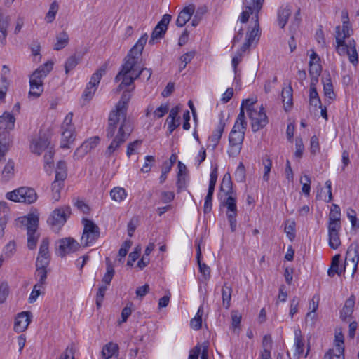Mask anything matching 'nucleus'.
<instances>
[{"mask_svg": "<svg viewBox=\"0 0 359 359\" xmlns=\"http://www.w3.org/2000/svg\"><path fill=\"white\" fill-rule=\"evenodd\" d=\"M130 98V91H124L115 108L109 113L107 137L114 138L105 151V155L108 157L119 149L133 131L132 126L127 119L128 104Z\"/></svg>", "mask_w": 359, "mask_h": 359, "instance_id": "obj_1", "label": "nucleus"}, {"mask_svg": "<svg viewBox=\"0 0 359 359\" xmlns=\"http://www.w3.org/2000/svg\"><path fill=\"white\" fill-rule=\"evenodd\" d=\"M147 39V34H143L133 46L125 58V62L122 66V69L115 78L116 81H121L118 86L119 90H123L124 88L133 85L134 81L139 77L137 74L138 64Z\"/></svg>", "mask_w": 359, "mask_h": 359, "instance_id": "obj_2", "label": "nucleus"}, {"mask_svg": "<svg viewBox=\"0 0 359 359\" xmlns=\"http://www.w3.org/2000/svg\"><path fill=\"white\" fill-rule=\"evenodd\" d=\"M264 0H243V11H242L238 20L241 23L245 24L248 21L250 15L252 18L250 27L246 34V41L241 47L242 52H245L252 45L256 43L261 34L259 25V13L262 9Z\"/></svg>", "mask_w": 359, "mask_h": 359, "instance_id": "obj_3", "label": "nucleus"}, {"mask_svg": "<svg viewBox=\"0 0 359 359\" xmlns=\"http://www.w3.org/2000/svg\"><path fill=\"white\" fill-rule=\"evenodd\" d=\"M247 127V122L243 112L239 113L233 127L229 134V149L228 153L229 156H237L242 148V144L244 140L245 132Z\"/></svg>", "mask_w": 359, "mask_h": 359, "instance_id": "obj_4", "label": "nucleus"}, {"mask_svg": "<svg viewBox=\"0 0 359 359\" xmlns=\"http://www.w3.org/2000/svg\"><path fill=\"white\" fill-rule=\"evenodd\" d=\"M6 198L10 201L31 204L37 199V194L32 188L22 187L6 194Z\"/></svg>", "mask_w": 359, "mask_h": 359, "instance_id": "obj_5", "label": "nucleus"}, {"mask_svg": "<svg viewBox=\"0 0 359 359\" xmlns=\"http://www.w3.org/2000/svg\"><path fill=\"white\" fill-rule=\"evenodd\" d=\"M73 113H68L63 123L61 126V142L60 147L63 149L69 148V144H72L75 138V128L72 124Z\"/></svg>", "mask_w": 359, "mask_h": 359, "instance_id": "obj_6", "label": "nucleus"}, {"mask_svg": "<svg viewBox=\"0 0 359 359\" xmlns=\"http://www.w3.org/2000/svg\"><path fill=\"white\" fill-rule=\"evenodd\" d=\"M71 215V208L69 206H62L56 208L53 211L47 220L48 224L51 226L53 231H56L65 224L67 218Z\"/></svg>", "mask_w": 359, "mask_h": 359, "instance_id": "obj_7", "label": "nucleus"}, {"mask_svg": "<svg viewBox=\"0 0 359 359\" xmlns=\"http://www.w3.org/2000/svg\"><path fill=\"white\" fill-rule=\"evenodd\" d=\"M50 144V135L46 131L40 130L31 141L30 150L36 155H41L46 149H49Z\"/></svg>", "mask_w": 359, "mask_h": 359, "instance_id": "obj_8", "label": "nucleus"}, {"mask_svg": "<svg viewBox=\"0 0 359 359\" xmlns=\"http://www.w3.org/2000/svg\"><path fill=\"white\" fill-rule=\"evenodd\" d=\"M83 224L84 228L81 237V243L86 246H88L99 238L100 229L95 223L88 219H83Z\"/></svg>", "mask_w": 359, "mask_h": 359, "instance_id": "obj_9", "label": "nucleus"}, {"mask_svg": "<svg viewBox=\"0 0 359 359\" xmlns=\"http://www.w3.org/2000/svg\"><path fill=\"white\" fill-rule=\"evenodd\" d=\"M248 116L250 121L252 130L254 133L265 127L269 122L265 109L262 105L256 109L255 111H252Z\"/></svg>", "mask_w": 359, "mask_h": 359, "instance_id": "obj_10", "label": "nucleus"}, {"mask_svg": "<svg viewBox=\"0 0 359 359\" xmlns=\"http://www.w3.org/2000/svg\"><path fill=\"white\" fill-rule=\"evenodd\" d=\"M359 262V245L358 243H351L347 250L344 266V271L350 269L352 271V276L357 271Z\"/></svg>", "mask_w": 359, "mask_h": 359, "instance_id": "obj_11", "label": "nucleus"}, {"mask_svg": "<svg viewBox=\"0 0 359 359\" xmlns=\"http://www.w3.org/2000/svg\"><path fill=\"white\" fill-rule=\"evenodd\" d=\"M26 220V226L27 230V246L30 250L36 248L39 236L36 234L39 225V217L35 215H29Z\"/></svg>", "mask_w": 359, "mask_h": 359, "instance_id": "obj_12", "label": "nucleus"}, {"mask_svg": "<svg viewBox=\"0 0 359 359\" xmlns=\"http://www.w3.org/2000/svg\"><path fill=\"white\" fill-rule=\"evenodd\" d=\"M343 25L342 27L337 26L336 27V42L339 46L344 45V41L352 34V29L348 22L347 13H343Z\"/></svg>", "mask_w": 359, "mask_h": 359, "instance_id": "obj_13", "label": "nucleus"}, {"mask_svg": "<svg viewBox=\"0 0 359 359\" xmlns=\"http://www.w3.org/2000/svg\"><path fill=\"white\" fill-rule=\"evenodd\" d=\"M309 57V73L311 76V82L318 83V76H320L322 71L320 59L314 51H312Z\"/></svg>", "mask_w": 359, "mask_h": 359, "instance_id": "obj_14", "label": "nucleus"}, {"mask_svg": "<svg viewBox=\"0 0 359 359\" xmlns=\"http://www.w3.org/2000/svg\"><path fill=\"white\" fill-rule=\"evenodd\" d=\"M171 20V15L165 14L161 20L158 22L152 32L149 43H154L155 40L161 39L166 32L168 25Z\"/></svg>", "mask_w": 359, "mask_h": 359, "instance_id": "obj_15", "label": "nucleus"}, {"mask_svg": "<svg viewBox=\"0 0 359 359\" xmlns=\"http://www.w3.org/2000/svg\"><path fill=\"white\" fill-rule=\"evenodd\" d=\"M79 248L78 243L71 238H65L57 242V253L60 257L75 252Z\"/></svg>", "mask_w": 359, "mask_h": 359, "instance_id": "obj_16", "label": "nucleus"}, {"mask_svg": "<svg viewBox=\"0 0 359 359\" xmlns=\"http://www.w3.org/2000/svg\"><path fill=\"white\" fill-rule=\"evenodd\" d=\"M53 62L50 60L38 67L30 76L31 79L43 83V79L52 71Z\"/></svg>", "mask_w": 359, "mask_h": 359, "instance_id": "obj_17", "label": "nucleus"}, {"mask_svg": "<svg viewBox=\"0 0 359 359\" xmlns=\"http://www.w3.org/2000/svg\"><path fill=\"white\" fill-rule=\"evenodd\" d=\"M49 241L47 238L43 239L40 248L38 257L36 258V264L37 265H49L50 257L48 251Z\"/></svg>", "mask_w": 359, "mask_h": 359, "instance_id": "obj_18", "label": "nucleus"}, {"mask_svg": "<svg viewBox=\"0 0 359 359\" xmlns=\"http://www.w3.org/2000/svg\"><path fill=\"white\" fill-rule=\"evenodd\" d=\"M31 312L22 311L15 318L14 329L18 332L26 330L31 322Z\"/></svg>", "mask_w": 359, "mask_h": 359, "instance_id": "obj_19", "label": "nucleus"}, {"mask_svg": "<svg viewBox=\"0 0 359 359\" xmlns=\"http://www.w3.org/2000/svg\"><path fill=\"white\" fill-rule=\"evenodd\" d=\"M195 6L194 4H189L184 7L179 13L176 25L180 27H182L186 23L191 19V16L194 13Z\"/></svg>", "mask_w": 359, "mask_h": 359, "instance_id": "obj_20", "label": "nucleus"}, {"mask_svg": "<svg viewBox=\"0 0 359 359\" xmlns=\"http://www.w3.org/2000/svg\"><path fill=\"white\" fill-rule=\"evenodd\" d=\"M15 118L10 112H4L0 116V131L9 132L15 127Z\"/></svg>", "mask_w": 359, "mask_h": 359, "instance_id": "obj_21", "label": "nucleus"}, {"mask_svg": "<svg viewBox=\"0 0 359 359\" xmlns=\"http://www.w3.org/2000/svg\"><path fill=\"white\" fill-rule=\"evenodd\" d=\"M224 128L225 123L222 119H220L217 126V128L208 140L209 146L212 147V149H215L217 146L224 132Z\"/></svg>", "mask_w": 359, "mask_h": 359, "instance_id": "obj_22", "label": "nucleus"}, {"mask_svg": "<svg viewBox=\"0 0 359 359\" xmlns=\"http://www.w3.org/2000/svg\"><path fill=\"white\" fill-rule=\"evenodd\" d=\"M335 349H332L335 359H344V335L341 332L335 334Z\"/></svg>", "mask_w": 359, "mask_h": 359, "instance_id": "obj_23", "label": "nucleus"}, {"mask_svg": "<svg viewBox=\"0 0 359 359\" xmlns=\"http://www.w3.org/2000/svg\"><path fill=\"white\" fill-rule=\"evenodd\" d=\"M294 346L295 347V352L294 354V357H296L297 359H299L301 355L304 352V343L303 340V337L302 336V332L299 329H296L294 330Z\"/></svg>", "mask_w": 359, "mask_h": 359, "instance_id": "obj_24", "label": "nucleus"}, {"mask_svg": "<svg viewBox=\"0 0 359 359\" xmlns=\"http://www.w3.org/2000/svg\"><path fill=\"white\" fill-rule=\"evenodd\" d=\"M278 22L281 28H284L291 15V7L288 5L282 6L278 11Z\"/></svg>", "mask_w": 359, "mask_h": 359, "instance_id": "obj_25", "label": "nucleus"}, {"mask_svg": "<svg viewBox=\"0 0 359 359\" xmlns=\"http://www.w3.org/2000/svg\"><path fill=\"white\" fill-rule=\"evenodd\" d=\"M355 301V297L354 295L350 296V297L346 299L345 304L341 311L340 316L342 320H345L352 315L354 309Z\"/></svg>", "mask_w": 359, "mask_h": 359, "instance_id": "obj_26", "label": "nucleus"}, {"mask_svg": "<svg viewBox=\"0 0 359 359\" xmlns=\"http://www.w3.org/2000/svg\"><path fill=\"white\" fill-rule=\"evenodd\" d=\"M201 250L200 244H197V250H196V258L199 266V271L203 276V279L204 280H207L210 277V269L208 266H207L205 263H201Z\"/></svg>", "mask_w": 359, "mask_h": 359, "instance_id": "obj_27", "label": "nucleus"}, {"mask_svg": "<svg viewBox=\"0 0 359 359\" xmlns=\"http://www.w3.org/2000/svg\"><path fill=\"white\" fill-rule=\"evenodd\" d=\"M119 347L117 344L109 342L105 344L101 351V355L103 359H109L113 355L118 353Z\"/></svg>", "mask_w": 359, "mask_h": 359, "instance_id": "obj_28", "label": "nucleus"}, {"mask_svg": "<svg viewBox=\"0 0 359 359\" xmlns=\"http://www.w3.org/2000/svg\"><path fill=\"white\" fill-rule=\"evenodd\" d=\"M29 95L34 98L39 97L43 91V83L29 79Z\"/></svg>", "mask_w": 359, "mask_h": 359, "instance_id": "obj_29", "label": "nucleus"}, {"mask_svg": "<svg viewBox=\"0 0 359 359\" xmlns=\"http://www.w3.org/2000/svg\"><path fill=\"white\" fill-rule=\"evenodd\" d=\"M316 83H317L311 82L309 89V102L310 104L313 106L321 108V101L316 88Z\"/></svg>", "mask_w": 359, "mask_h": 359, "instance_id": "obj_30", "label": "nucleus"}, {"mask_svg": "<svg viewBox=\"0 0 359 359\" xmlns=\"http://www.w3.org/2000/svg\"><path fill=\"white\" fill-rule=\"evenodd\" d=\"M282 99L285 111H288L292 106V88L290 86L283 89Z\"/></svg>", "mask_w": 359, "mask_h": 359, "instance_id": "obj_31", "label": "nucleus"}, {"mask_svg": "<svg viewBox=\"0 0 359 359\" xmlns=\"http://www.w3.org/2000/svg\"><path fill=\"white\" fill-rule=\"evenodd\" d=\"M232 288L224 283L222 288V304L225 309H228L231 306Z\"/></svg>", "mask_w": 359, "mask_h": 359, "instance_id": "obj_32", "label": "nucleus"}, {"mask_svg": "<svg viewBox=\"0 0 359 359\" xmlns=\"http://www.w3.org/2000/svg\"><path fill=\"white\" fill-rule=\"evenodd\" d=\"M323 91L326 98L330 101L334 100L336 98V95L334 93L333 86L330 77L326 78L323 80Z\"/></svg>", "mask_w": 359, "mask_h": 359, "instance_id": "obj_33", "label": "nucleus"}, {"mask_svg": "<svg viewBox=\"0 0 359 359\" xmlns=\"http://www.w3.org/2000/svg\"><path fill=\"white\" fill-rule=\"evenodd\" d=\"M48 266V265H37L36 264V276L38 278L37 283L41 285H45L47 278V270L46 268Z\"/></svg>", "mask_w": 359, "mask_h": 359, "instance_id": "obj_34", "label": "nucleus"}, {"mask_svg": "<svg viewBox=\"0 0 359 359\" xmlns=\"http://www.w3.org/2000/svg\"><path fill=\"white\" fill-rule=\"evenodd\" d=\"M340 260V255H335L332 260L331 267L329 269L327 273L330 277H333L334 274L341 275L344 271V269H339V264Z\"/></svg>", "mask_w": 359, "mask_h": 359, "instance_id": "obj_35", "label": "nucleus"}, {"mask_svg": "<svg viewBox=\"0 0 359 359\" xmlns=\"http://www.w3.org/2000/svg\"><path fill=\"white\" fill-rule=\"evenodd\" d=\"M69 43V36L65 32H62L56 36V43L54 45V50H60L67 46Z\"/></svg>", "mask_w": 359, "mask_h": 359, "instance_id": "obj_36", "label": "nucleus"}, {"mask_svg": "<svg viewBox=\"0 0 359 359\" xmlns=\"http://www.w3.org/2000/svg\"><path fill=\"white\" fill-rule=\"evenodd\" d=\"M9 208L5 201H0V228L1 233L4 231V226L7 223L8 214Z\"/></svg>", "mask_w": 359, "mask_h": 359, "instance_id": "obj_37", "label": "nucleus"}, {"mask_svg": "<svg viewBox=\"0 0 359 359\" xmlns=\"http://www.w3.org/2000/svg\"><path fill=\"white\" fill-rule=\"evenodd\" d=\"M67 164L65 161H60L57 165L55 180L64 182L67 178Z\"/></svg>", "mask_w": 359, "mask_h": 359, "instance_id": "obj_38", "label": "nucleus"}, {"mask_svg": "<svg viewBox=\"0 0 359 359\" xmlns=\"http://www.w3.org/2000/svg\"><path fill=\"white\" fill-rule=\"evenodd\" d=\"M63 182L62 181L55 180L51 187V198L53 202H57L60 198V192L63 188Z\"/></svg>", "mask_w": 359, "mask_h": 359, "instance_id": "obj_39", "label": "nucleus"}, {"mask_svg": "<svg viewBox=\"0 0 359 359\" xmlns=\"http://www.w3.org/2000/svg\"><path fill=\"white\" fill-rule=\"evenodd\" d=\"M107 272L104 274L102 282L104 285L109 286L114 275V269L109 257L106 258Z\"/></svg>", "mask_w": 359, "mask_h": 359, "instance_id": "obj_40", "label": "nucleus"}, {"mask_svg": "<svg viewBox=\"0 0 359 359\" xmlns=\"http://www.w3.org/2000/svg\"><path fill=\"white\" fill-rule=\"evenodd\" d=\"M203 306H201L198 308L196 316L191 319L190 325L194 330H198L201 329L202 325V316L203 315Z\"/></svg>", "mask_w": 359, "mask_h": 359, "instance_id": "obj_41", "label": "nucleus"}, {"mask_svg": "<svg viewBox=\"0 0 359 359\" xmlns=\"http://www.w3.org/2000/svg\"><path fill=\"white\" fill-rule=\"evenodd\" d=\"M256 100L252 98L246 99L243 100L241 107H240V112H243V115L245 116V110H246L247 114H250L252 111H255L258 107H255Z\"/></svg>", "mask_w": 359, "mask_h": 359, "instance_id": "obj_42", "label": "nucleus"}, {"mask_svg": "<svg viewBox=\"0 0 359 359\" xmlns=\"http://www.w3.org/2000/svg\"><path fill=\"white\" fill-rule=\"evenodd\" d=\"M111 198L117 202H121L127 196V193L123 188L115 187L110 191Z\"/></svg>", "mask_w": 359, "mask_h": 359, "instance_id": "obj_43", "label": "nucleus"}, {"mask_svg": "<svg viewBox=\"0 0 359 359\" xmlns=\"http://www.w3.org/2000/svg\"><path fill=\"white\" fill-rule=\"evenodd\" d=\"M81 58L77 57L76 55H73L67 58L65 64V69L66 74H68L69 72L74 69L76 66L79 64Z\"/></svg>", "mask_w": 359, "mask_h": 359, "instance_id": "obj_44", "label": "nucleus"}, {"mask_svg": "<svg viewBox=\"0 0 359 359\" xmlns=\"http://www.w3.org/2000/svg\"><path fill=\"white\" fill-rule=\"evenodd\" d=\"M15 163L12 160H8L2 171V176L6 180L11 179L14 175Z\"/></svg>", "mask_w": 359, "mask_h": 359, "instance_id": "obj_45", "label": "nucleus"}, {"mask_svg": "<svg viewBox=\"0 0 359 359\" xmlns=\"http://www.w3.org/2000/svg\"><path fill=\"white\" fill-rule=\"evenodd\" d=\"M58 8H59L58 4L55 1L51 3V4L50 6L49 11L46 13V15L45 18V19L48 23H50L55 20V15L58 11Z\"/></svg>", "mask_w": 359, "mask_h": 359, "instance_id": "obj_46", "label": "nucleus"}, {"mask_svg": "<svg viewBox=\"0 0 359 359\" xmlns=\"http://www.w3.org/2000/svg\"><path fill=\"white\" fill-rule=\"evenodd\" d=\"M105 70L104 69H100L98 71H97L95 73H94L91 78L90 81L87 85L91 86L93 88H95L97 89V86L100 83V79L102 76V75L104 74Z\"/></svg>", "mask_w": 359, "mask_h": 359, "instance_id": "obj_47", "label": "nucleus"}, {"mask_svg": "<svg viewBox=\"0 0 359 359\" xmlns=\"http://www.w3.org/2000/svg\"><path fill=\"white\" fill-rule=\"evenodd\" d=\"M295 222L294 220L287 221L285 226V233L290 241H292L295 237Z\"/></svg>", "mask_w": 359, "mask_h": 359, "instance_id": "obj_48", "label": "nucleus"}, {"mask_svg": "<svg viewBox=\"0 0 359 359\" xmlns=\"http://www.w3.org/2000/svg\"><path fill=\"white\" fill-rule=\"evenodd\" d=\"M194 55H195V53L194 51H191V52H188V53L182 55L180 57V65H179V68H180V71L184 69L186 67L187 65L191 61V60L194 57Z\"/></svg>", "mask_w": 359, "mask_h": 359, "instance_id": "obj_49", "label": "nucleus"}, {"mask_svg": "<svg viewBox=\"0 0 359 359\" xmlns=\"http://www.w3.org/2000/svg\"><path fill=\"white\" fill-rule=\"evenodd\" d=\"M226 216L230 224L231 230L232 232L236 231V216H237V210H227Z\"/></svg>", "mask_w": 359, "mask_h": 359, "instance_id": "obj_50", "label": "nucleus"}, {"mask_svg": "<svg viewBox=\"0 0 359 359\" xmlns=\"http://www.w3.org/2000/svg\"><path fill=\"white\" fill-rule=\"evenodd\" d=\"M329 245L332 249H337L341 245L339 233H329Z\"/></svg>", "mask_w": 359, "mask_h": 359, "instance_id": "obj_51", "label": "nucleus"}, {"mask_svg": "<svg viewBox=\"0 0 359 359\" xmlns=\"http://www.w3.org/2000/svg\"><path fill=\"white\" fill-rule=\"evenodd\" d=\"M100 138L97 136H95L93 137H90L88 140H86L83 144H82L81 147L84 148L85 149H92L97 147V145L99 144Z\"/></svg>", "mask_w": 359, "mask_h": 359, "instance_id": "obj_52", "label": "nucleus"}, {"mask_svg": "<svg viewBox=\"0 0 359 359\" xmlns=\"http://www.w3.org/2000/svg\"><path fill=\"white\" fill-rule=\"evenodd\" d=\"M341 210L338 205L332 204V208L329 215V220H340Z\"/></svg>", "mask_w": 359, "mask_h": 359, "instance_id": "obj_53", "label": "nucleus"}, {"mask_svg": "<svg viewBox=\"0 0 359 359\" xmlns=\"http://www.w3.org/2000/svg\"><path fill=\"white\" fill-rule=\"evenodd\" d=\"M8 88V81L6 78L1 76L0 78V101L5 98Z\"/></svg>", "mask_w": 359, "mask_h": 359, "instance_id": "obj_54", "label": "nucleus"}, {"mask_svg": "<svg viewBox=\"0 0 359 359\" xmlns=\"http://www.w3.org/2000/svg\"><path fill=\"white\" fill-rule=\"evenodd\" d=\"M231 326L234 330V332L236 331V329L239 327L241 320V315L239 313L238 311H231Z\"/></svg>", "mask_w": 359, "mask_h": 359, "instance_id": "obj_55", "label": "nucleus"}, {"mask_svg": "<svg viewBox=\"0 0 359 359\" xmlns=\"http://www.w3.org/2000/svg\"><path fill=\"white\" fill-rule=\"evenodd\" d=\"M43 285H39L38 283L34 285L33 290L29 297V303H33L36 300V299L41 294V289L43 288Z\"/></svg>", "mask_w": 359, "mask_h": 359, "instance_id": "obj_56", "label": "nucleus"}, {"mask_svg": "<svg viewBox=\"0 0 359 359\" xmlns=\"http://www.w3.org/2000/svg\"><path fill=\"white\" fill-rule=\"evenodd\" d=\"M107 288H108L107 285H102L98 289V291H97V295H96V305L98 308L100 307L102 305V301H103V299L104 297V294H105V292L107 290Z\"/></svg>", "mask_w": 359, "mask_h": 359, "instance_id": "obj_57", "label": "nucleus"}, {"mask_svg": "<svg viewBox=\"0 0 359 359\" xmlns=\"http://www.w3.org/2000/svg\"><path fill=\"white\" fill-rule=\"evenodd\" d=\"M8 21H0V43L3 45L6 43L7 36Z\"/></svg>", "mask_w": 359, "mask_h": 359, "instance_id": "obj_58", "label": "nucleus"}, {"mask_svg": "<svg viewBox=\"0 0 359 359\" xmlns=\"http://www.w3.org/2000/svg\"><path fill=\"white\" fill-rule=\"evenodd\" d=\"M263 164L264 166L263 180L267 182L269 180V172L272 166V162L269 158H266V159L263 160Z\"/></svg>", "mask_w": 359, "mask_h": 359, "instance_id": "obj_59", "label": "nucleus"}, {"mask_svg": "<svg viewBox=\"0 0 359 359\" xmlns=\"http://www.w3.org/2000/svg\"><path fill=\"white\" fill-rule=\"evenodd\" d=\"M96 88L91 86L87 85L82 95V99L87 102H89L93 97Z\"/></svg>", "mask_w": 359, "mask_h": 359, "instance_id": "obj_60", "label": "nucleus"}, {"mask_svg": "<svg viewBox=\"0 0 359 359\" xmlns=\"http://www.w3.org/2000/svg\"><path fill=\"white\" fill-rule=\"evenodd\" d=\"M4 255L6 258L11 257L15 252V243L10 241L4 248Z\"/></svg>", "mask_w": 359, "mask_h": 359, "instance_id": "obj_61", "label": "nucleus"}, {"mask_svg": "<svg viewBox=\"0 0 359 359\" xmlns=\"http://www.w3.org/2000/svg\"><path fill=\"white\" fill-rule=\"evenodd\" d=\"M172 168V163H168V162H165L163 165L161 175L159 177V182L161 184L165 182L167 179V175L170 171Z\"/></svg>", "mask_w": 359, "mask_h": 359, "instance_id": "obj_62", "label": "nucleus"}, {"mask_svg": "<svg viewBox=\"0 0 359 359\" xmlns=\"http://www.w3.org/2000/svg\"><path fill=\"white\" fill-rule=\"evenodd\" d=\"M340 229H341L340 220H329L328 233H339Z\"/></svg>", "mask_w": 359, "mask_h": 359, "instance_id": "obj_63", "label": "nucleus"}, {"mask_svg": "<svg viewBox=\"0 0 359 359\" xmlns=\"http://www.w3.org/2000/svg\"><path fill=\"white\" fill-rule=\"evenodd\" d=\"M347 216L350 219L351 223V226L353 228H359V222H358V219L356 217L355 211L353 209H348L347 211Z\"/></svg>", "mask_w": 359, "mask_h": 359, "instance_id": "obj_64", "label": "nucleus"}]
</instances>
